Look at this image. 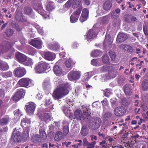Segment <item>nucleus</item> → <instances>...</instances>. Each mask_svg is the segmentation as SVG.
<instances>
[{"label": "nucleus", "mask_w": 148, "mask_h": 148, "mask_svg": "<svg viewBox=\"0 0 148 148\" xmlns=\"http://www.w3.org/2000/svg\"><path fill=\"white\" fill-rule=\"evenodd\" d=\"M70 87V85L68 83L60 85L54 90L53 93V97L56 99L63 97L68 94L69 90L71 89Z\"/></svg>", "instance_id": "1"}, {"label": "nucleus", "mask_w": 148, "mask_h": 148, "mask_svg": "<svg viewBox=\"0 0 148 148\" xmlns=\"http://www.w3.org/2000/svg\"><path fill=\"white\" fill-rule=\"evenodd\" d=\"M50 66L48 63L41 61L39 62L35 67V72L38 73H44L47 70H49Z\"/></svg>", "instance_id": "2"}, {"label": "nucleus", "mask_w": 148, "mask_h": 148, "mask_svg": "<svg viewBox=\"0 0 148 148\" xmlns=\"http://www.w3.org/2000/svg\"><path fill=\"white\" fill-rule=\"evenodd\" d=\"M88 120H90V124L88 126L89 128L96 129L100 127L101 122L100 118L97 117L92 118Z\"/></svg>", "instance_id": "3"}, {"label": "nucleus", "mask_w": 148, "mask_h": 148, "mask_svg": "<svg viewBox=\"0 0 148 148\" xmlns=\"http://www.w3.org/2000/svg\"><path fill=\"white\" fill-rule=\"evenodd\" d=\"M18 84L21 86L28 87L34 85V82L28 78H23L19 80Z\"/></svg>", "instance_id": "4"}, {"label": "nucleus", "mask_w": 148, "mask_h": 148, "mask_svg": "<svg viewBox=\"0 0 148 148\" xmlns=\"http://www.w3.org/2000/svg\"><path fill=\"white\" fill-rule=\"evenodd\" d=\"M34 9L37 11L38 12L44 17L45 18H46L48 16L49 13L46 12L42 8V5L41 3H38L35 5L34 7Z\"/></svg>", "instance_id": "5"}, {"label": "nucleus", "mask_w": 148, "mask_h": 148, "mask_svg": "<svg viewBox=\"0 0 148 148\" xmlns=\"http://www.w3.org/2000/svg\"><path fill=\"white\" fill-rule=\"evenodd\" d=\"M82 9V7H79L73 13L70 18L71 23H75L77 21Z\"/></svg>", "instance_id": "6"}, {"label": "nucleus", "mask_w": 148, "mask_h": 148, "mask_svg": "<svg viewBox=\"0 0 148 148\" xmlns=\"http://www.w3.org/2000/svg\"><path fill=\"white\" fill-rule=\"evenodd\" d=\"M81 75L80 72L72 71L68 74V77L70 80L73 81L79 79Z\"/></svg>", "instance_id": "7"}, {"label": "nucleus", "mask_w": 148, "mask_h": 148, "mask_svg": "<svg viewBox=\"0 0 148 148\" xmlns=\"http://www.w3.org/2000/svg\"><path fill=\"white\" fill-rule=\"evenodd\" d=\"M25 94V91L22 88L18 90L13 96L12 99L15 101H17L24 97Z\"/></svg>", "instance_id": "8"}, {"label": "nucleus", "mask_w": 148, "mask_h": 148, "mask_svg": "<svg viewBox=\"0 0 148 148\" xmlns=\"http://www.w3.org/2000/svg\"><path fill=\"white\" fill-rule=\"evenodd\" d=\"M25 107L27 113L30 115L32 114L34 111L36 105L33 102H29L27 104Z\"/></svg>", "instance_id": "9"}, {"label": "nucleus", "mask_w": 148, "mask_h": 148, "mask_svg": "<svg viewBox=\"0 0 148 148\" xmlns=\"http://www.w3.org/2000/svg\"><path fill=\"white\" fill-rule=\"evenodd\" d=\"M26 73V71L23 68L21 67H17L14 71V73L16 76L21 77L24 76Z\"/></svg>", "instance_id": "10"}, {"label": "nucleus", "mask_w": 148, "mask_h": 148, "mask_svg": "<svg viewBox=\"0 0 148 148\" xmlns=\"http://www.w3.org/2000/svg\"><path fill=\"white\" fill-rule=\"evenodd\" d=\"M112 68H110L109 71L108 76L110 79L113 78L115 77L117 75V68H116V65L113 64L111 65Z\"/></svg>", "instance_id": "11"}, {"label": "nucleus", "mask_w": 148, "mask_h": 148, "mask_svg": "<svg viewBox=\"0 0 148 148\" xmlns=\"http://www.w3.org/2000/svg\"><path fill=\"white\" fill-rule=\"evenodd\" d=\"M20 134L19 130L15 129L12 133V138L15 142H19L21 139Z\"/></svg>", "instance_id": "12"}, {"label": "nucleus", "mask_w": 148, "mask_h": 148, "mask_svg": "<svg viewBox=\"0 0 148 148\" xmlns=\"http://www.w3.org/2000/svg\"><path fill=\"white\" fill-rule=\"evenodd\" d=\"M29 44L38 49H41L42 47V42L39 39H35L30 41Z\"/></svg>", "instance_id": "13"}, {"label": "nucleus", "mask_w": 148, "mask_h": 148, "mask_svg": "<svg viewBox=\"0 0 148 148\" xmlns=\"http://www.w3.org/2000/svg\"><path fill=\"white\" fill-rule=\"evenodd\" d=\"M82 110L83 112L84 115L83 116V120L85 121H87V119H90L91 117V113L89 112H86L87 110V111H89V109L87 108V106L85 105H83L82 106Z\"/></svg>", "instance_id": "14"}, {"label": "nucleus", "mask_w": 148, "mask_h": 148, "mask_svg": "<svg viewBox=\"0 0 148 148\" xmlns=\"http://www.w3.org/2000/svg\"><path fill=\"white\" fill-rule=\"evenodd\" d=\"M125 110L122 107L119 106L115 108L114 110V114L116 116H120L125 114Z\"/></svg>", "instance_id": "15"}, {"label": "nucleus", "mask_w": 148, "mask_h": 148, "mask_svg": "<svg viewBox=\"0 0 148 148\" xmlns=\"http://www.w3.org/2000/svg\"><path fill=\"white\" fill-rule=\"evenodd\" d=\"M88 10L87 9H84L82 11L81 16L79 18L80 21L83 23L86 21L88 18Z\"/></svg>", "instance_id": "16"}, {"label": "nucleus", "mask_w": 148, "mask_h": 148, "mask_svg": "<svg viewBox=\"0 0 148 148\" xmlns=\"http://www.w3.org/2000/svg\"><path fill=\"white\" fill-rule=\"evenodd\" d=\"M16 56L18 61L23 64H24L25 62L27 59V57L26 56L20 53H17Z\"/></svg>", "instance_id": "17"}, {"label": "nucleus", "mask_w": 148, "mask_h": 148, "mask_svg": "<svg viewBox=\"0 0 148 148\" xmlns=\"http://www.w3.org/2000/svg\"><path fill=\"white\" fill-rule=\"evenodd\" d=\"M110 36L109 34H106L105 39L104 42V45L105 47L108 46L110 48H112V44L113 42L112 40L110 39Z\"/></svg>", "instance_id": "18"}, {"label": "nucleus", "mask_w": 148, "mask_h": 148, "mask_svg": "<svg viewBox=\"0 0 148 148\" xmlns=\"http://www.w3.org/2000/svg\"><path fill=\"white\" fill-rule=\"evenodd\" d=\"M44 58L48 60H53L55 58V54L50 52H47L44 54Z\"/></svg>", "instance_id": "19"}, {"label": "nucleus", "mask_w": 148, "mask_h": 148, "mask_svg": "<svg viewBox=\"0 0 148 148\" xmlns=\"http://www.w3.org/2000/svg\"><path fill=\"white\" fill-rule=\"evenodd\" d=\"M46 127V126L45 125H41L40 127L39 130L40 137L43 140H46V139L47 136L45 131Z\"/></svg>", "instance_id": "20"}, {"label": "nucleus", "mask_w": 148, "mask_h": 148, "mask_svg": "<svg viewBox=\"0 0 148 148\" xmlns=\"http://www.w3.org/2000/svg\"><path fill=\"white\" fill-rule=\"evenodd\" d=\"M127 38V36L126 34L123 33H119L117 36L116 41L117 42H122Z\"/></svg>", "instance_id": "21"}, {"label": "nucleus", "mask_w": 148, "mask_h": 148, "mask_svg": "<svg viewBox=\"0 0 148 148\" xmlns=\"http://www.w3.org/2000/svg\"><path fill=\"white\" fill-rule=\"evenodd\" d=\"M86 36L87 40L89 41L91 39L95 38L97 36V34L93 30L90 29L87 32Z\"/></svg>", "instance_id": "22"}, {"label": "nucleus", "mask_w": 148, "mask_h": 148, "mask_svg": "<svg viewBox=\"0 0 148 148\" xmlns=\"http://www.w3.org/2000/svg\"><path fill=\"white\" fill-rule=\"evenodd\" d=\"M16 20L18 21L24 22L26 21V18L23 16L21 12H18L16 15Z\"/></svg>", "instance_id": "23"}, {"label": "nucleus", "mask_w": 148, "mask_h": 148, "mask_svg": "<svg viewBox=\"0 0 148 148\" xmlns=\"http://www.w3.org/2000/svg\"><path fill=\"white\" fill-rule=\"evenodd\" d=\"M88 133L87 125H82L80 132L81 134L83 136H86L88 134Z\"/></svg>", "instance_id": "24"}, {"label": "nucleus", "mask_w": 148, "mask_h": 148, "mask_svg": "<svg viewBox=\"0 0 148 148\" xmlns=\"http://www.w3.org/2000/svg\"><path fill=\"white\" fill-rule=\"evenodd\" d=\"M112 4L111 2L109 1H105L103 6V9L106 11L109 10L111 8Z\"/></svg>", "instance_id": "25"}, {"label": "nucleus", "mask_w": 148, "mask_h": 148, "mask_svg": "<svg viewBox=\"0 0 148 148\" xmlns=\"http://www.w3.org/2000/svg\"><path fill=\"white\" fill-rule=\"evenodd\" d=\"M75 115L76 118L78 120H81L82 119H83V116L84 115L83 113L82 114V111L79 110H76L75 112Z\"/></svg>", "instance_id": "26"}, {"label": "nucleus", "mask_w": 148, "mask_h": 148, "mask_svg": "<svg viewBox=\"0 0 148 148\" xmlns=\"http://www.w3.org/2000/svg\"><path fill=\"white\" fill-rule=\"evenodd\" d=\"M46 8L48 11H51L54 8V3L52 1H49L47 2Z\"/></svg>", "instance_id": "27"}, {"label": "nucleus", "mask_w": 148, "mask_h": 148, "mask_svg": "<svg viewBox=\"0 0 148 148\" xmlns=\"http://www.w3.org/2000/svg\"><path fill=\"white\" fill-rule=\"evenodd\" d=\"M141 86L143 91H146L148 90V79H145L143 81Z\"/></svg>", "instance_id": "28"}, {"label": "nucleus", "mask_w": 148, "mask_h": 148, "mask_svg": "<svg viewBox=\"0 0 148 148\" xmlns=\"http://www.w3.org/2000/svg\"><path fill=\"white\" fill-rule=\"evenodd\" d=\"M8 64L0 60V70L2 71L6 70L8 69Z\"/></svg>", "instance_id": "29"}, {"label": "nucleus", "mask_w": 148, "mask_h": 148, "mask_svg": "<svg viewBox=\"0 0 148 148\" xmlns=\"http://www.w3.org/2000/svg\"><path fill=\"white\" fill-rule=\"evenodd\" d=\"M42 119L47 123L50 121L51 119V112L49 111L48 113H46L43 116Z\"/></svg>", "instance_id": "30"}, {"label": "nucleus", "mask_w": 148, "mask_h": 148, "mask_svg": "<svg viewBox=\"0 0 148 148\" xmlns=\"http://www.w3.org/2000/svg\"><path fill=\"white\" fill-rule=\"evenodd\" d=\"M54 72L56 74L61 75L62 73V70L58 65H56L53 67Z\"/></svg>", "instance_id": "31"}, {"label": "nucleus", "mask_w": 148, "mask_h": 148, "mask_svg": "<svg viewBox=\"0 0 148 148\" xmlns=\"http://www.w3.org/2000/svg\"><path fill=\"white\" fill-rule=\"evenodd\" d=\"M10 121V119L8 116H5L0 120V125H2L6 124Z\"/></svg>", "instance_id": "32"}, {"label": "nucleus", "mask_w": 148, "mask_h": 148, "mask_svg": "<svg viewBox=\"0 0 148 148\" xmlns=\"http://www.w3.org/2000/svg\"><path fill=\"white\" fill-rule=\"evenodd\" d=\"M124 91L127 95H130L132 93L131 89L129 84H126L124 86Z\"/></svg>", "instance_id": "33"}, {"label": "nucleus", "mask_w": 148, "mask_h": 148, "mask_svg": "<svg viewBox=\"0 0 148 148\" xmlns=\"http://www.w3.org/2000/svg\"><path fill=\"white\" fill-rule=\"evenodd\" d=\"M91 64L95 66H99L101 65V61L98 59H93L91 61Z\"/></svg>", "instance_id": "34"}, {"label": "nucleus", "mask_w": 148, "mask_h": 148, "mask_svg": "<svg viewBox=\"0 0 148 148\" xmlns=\"http://www.w3.org/2000/svg\"><path fill=\"white\" fill-rule=\"evenodd\" d=\"M31 121L29 119L26 118H23L21 121V125L23 127H24L27 125V124H29L30 123Z\"/></svg>", "instance_id": "35"}, {"label": "nucleus", "mask_w": 148, "mask_h": 148, "mask_svg": "<svg viewBox=\"0 0 148 148\" xmlns=\"http://www.w3.org/2000/svg\"><path fill=\"white\" fill-rule=\"evenodd\" d=\"M111 66H104L101 68H100L99 69L101 72H106L109 70L110 68H112Z\"/></svg>", "instance_id": "36"}, {"label": "nucleus", "mask_w": 148, "mask_h": 148, "mask_svg": "<svg viewBox=\"0 0 148 148\" xmlns=\"http://www.w3.org/2000/svg\"><path fill=\"white\" fill-rule=\"evenodd\" d=\"M31 140L34 143H38L40 141V138L38 135L35 134L32 137Z\"/></svg>", "instance_id": "37"}, {"label": "nucleus", "mask_w": 148, "mask_h": 148, "mask_svg": "<svg viewBox=\"0 0 148 148\" xmlns=\"http://www.w3.org/2000/svg\"><path fill=\"white\" fill-rule=\"evenodd\" d=\"M33 13V10L32 9L29 7H26L24 8V13L25 14L30 15Z\"/></svg>", "instance_id": "38"}, {"label": "nucleus", "mask_w": 148, "mask_h": 148, "mask_svg": "<svg viewBox=\"0 0 148 148\" xmlns=\"http://www.w3.org/2000/svg\"><path fill=\"white\" fill-rule=\"evenodd\" d=\"M62 137V133L60 132H57L55 136V139L56 141L60 140Z\"/></svg>", "instance_id": "39"}, {"label": "nucleus", "mask_w": 148, "mask_h": 148, "mask_svg": "<svg viewBox=\"0 0 148 148\" xmlns=\"http://www.w3.org/2000/svg\"><path fill=\"white\" fill-rule=\"evenodd\" d=\"M81 1V0H74L72 2L73 8H75L78 7L80 5Z\"/></svg>", "instance_id": "40"}, {"label": "nucleus", "mask_w": 148, "mask_h": 148, "mask_svg": "<svg viewBox=\"0 0 148 148\" xmlns=\"http://www.w3.org/2000/svg\"><path fill=\"white\" fill-rule=\"evenodd\" d=\"M102 53L101 52H100L98 50H95L92 52L91 56L93 57H97L99 56Z\"/></svg>", "instance_id": "41"}, {"label": "nucleus", "mask_w": 148, "mask_h": 148, "mask_svg": "<svg viewBox=\"0 0 148 148\" xmlns=\"http://www.w3.org/2000/svg\"><path fill=\"white\" fill-rule=\"evenodd\" d=\"M14 113L15 116L16 117L17 119H19L20 117L22 115L21 111L19 110H17L14 112Z\"/></svg>", "instance_id": "42"}, {"label": "nucleus", "mask_w": 148, "mask_h": 148, "mask_svg": "<svg viewBox=\"0 0 148 148\" xmlns=\"http://www.w3.org/2000/svg\"><path fill=\"white\" fill-rule=\"evenodd\" d=\"M101 103L103 106V111L106 110L105 109L106 108V107H107V108L109 107L108 105L107 101L106 99H105L103 101H102Z\"/></svg>", "instance_id": "43"}, {"label": "nucleus", "mask_w": 148, "mask_h": 148, "mask_svg": "<svg viewBox=\"0 0 148 148\" xmlns=\"http://www.w3.org/2000/svg\"><path fill=\"white\" fill-rule=\"evenodd\" d=\"M103 62L106 64L109 63V58L107 55H104L102 59Z\"/></svg>", "instance_id": "44"}, {"label": "nucleus", "mask_w": 148, "mask_h": 148, "mask_svg": "<svg viewBox=\"0 0 148 148\" xmlns=\"http://www.w3.org/2000/svg\"><path fill=\"white\" fill-rule=\"evenodd\" d=\"M65 64L66 67L69 68L73 64V62L72 60L69 58V59L65 62Z\"/></svg>", "instance_id": "45"}, {"label": "nucleus", "mask_w": 148, "mask_h": 148, "mask_svg": "<svg viewBox=\"0 0 148 148\" xmlns=\"http://www.w3.org/2000/svg\"><path fill=\"white\" fill-rule=\"evenodd\" d=\"M12 75V73L10 71H8L3 73L2 74V76L5 78L11 77Z\"/></svg>", "instance_id": "46"}, {"label": "nucleus", "mask_w": 148, "mask_h": 148, "mask_svg": "<svg viewBox=\"0 0 148 148\" xmlns=\"http://www.w3.org/2000/svg\"><path fill=\"white\" fill-rule=\"evenodd\" d=\"M110 19V17L108 15L103 17L101 19V20L104 23H107L109 21Z\"/></svg>", "instance_id": "47"}, {"label": "nucleus", "mask_w": 148, "mask_h": 148, "mask_svg": "<svg viewBox=\"0 0 148 148\" xmlns=\"http://www.w3.org/2000/svg\"><path fill=\"white\" fill-rule=\"evenodd\" d=\"M43 86L44 88H47L50 87V83L49 81H45L43 84Z\"/></svg>", "instance_id": "48"}, {"label": "nucleus", "mask_w": 148, "mask_h": 148, "mask_svg": "<svg viewBox=\"0 0 148 148\" xmlns=\"http://www.w3.org/2000/svg\"><path fill=\"white\" fill-rule=\"evenodd\" d=\"M109 53L111 60L113 61H114L115 60L116 56L115 52L110 51H109Z\"/></svg>", "instance_id": "49"}, {"label": "nucleus", "mask_w": 148, "mask_h": 148, "mask_svg": "<svg viewBox=\"0 0 148 148\" xmlns=\"http://www.w3.org/2000/svg\"><path fill=\"white\" fill-rule=\"evenodd\" d=\"M13 33L14 32L13 30L10 29H7L5 32L6 35L8 37H9L12 35Z\"/></svg>", "instance_id": "50"}, {"label": "nucleus", "mask_w": 148, "mask_h": 148, "mask_svg": "<svg viewBox=\"0 0 148 148\" xmlns=\"http://www.w3.org/2000/svg\"><path fill=\"white\" fill-rule=\"evenodd\" d=\"M121 22V20L119 18L114 19L113 22V25L114 26H116V25L119 24Z\"/></svg>", "instance_id": "51"}, {"label": "nucleus", "mask_w": 148, "mask_h": 148, "mask_svg": "<svg viewBox=\"0 0 148 148\" xmlns=\"http://www.w3.org/2000/svg\"><path fill=\"white\" fill-rule=\"evenodd\" d=\"M45 105L46 106L48 107L49 108L52 107V108L53 106V105L52 104L51 102V101L50 99H49L46 100Z\"/></svg>", "instance_id": "52"}, {"label": "nucleus", "mask_w": 148, "mask_h": 148, "mask_svg": "<svg viewBox=\"0 0 148 148\" xmlns=\"http://www.w3.org/2000/svg\"><path fill=\"white\" fill-rule=\"evenodd\" d=\"M36 28L38 30V32L41 34L42 35L44 33V31L42 29V27H41L39 25H36Z\"/></svg>", "instance_id": "53"}, {"label": "nucleus", "mask_w": 148, "mask_h": 148, "mask_svg": "<svg viewBox=\"0 0 148 148\" xmlns=\"http://www.w3.org/2000/svg\"><path fill=\"white\" fill-rule=\"evenodd\" d=\"M24 64L25 65L27 66H29L30 65H32V60L31 58H28L27 59L24 63Z\"/></svg>", "instance_id": "54"}, {"label": "nucleus", "mask_w": 148, "mask_h": 148, "mask_svg": "<svg viewBox=\"0 0 148 148\" xmlns=\"http://www.w3.org/2000/svg\"><path fill=\"white\" fill-rule=\"evenodd\" d=\"M112 114L110 112H107L105 113L104 115V117L106 119H108L110 118L112 116Z\"/></svg>", "instance_id": "55"}, {"label": "nucleus", "mask_w": 148, "mask_h": 148, "mask_svg": "<svg viewBox=\"0 0 148 148\" xmlns=\"http://www.w3.org/2000/svg\"><path fill=\"white\" fill-rule=\"evenodd\" d=\"M96 143L95 141H93L91 143H89L86 146L87 148H93L94 147Z\"/></svg>", "instance_id": "56"}, {"label": "nucleus", "mask_w": 148, "mask_h": 148, "mask_svg": "<svg viewBox=\"0 0 148 148\" xmlns=\"http://www.w3.org/2000/svg\"><path fill=\"white\" fill-rule=\"evenodd\" d=\"M69 132V127L68 126H65L63 128V133L65 135H66Z\"/></svg>", "instance_id": "57"}, {"label": "nucleus", "mask_w": 148, "mask_h": 148, "mask_svg": "<svg viewBox=\"0 0 148 148\" xmlns=\"http://www.w3.org/2000/svg\"><path fill=\"white\" fill-rule=\"evenodd\" d=\"M125 51L129 52H132L133 51V49L131 46L126 45Z\"/></svg>", "instance_id": "58"}, {"label": "nucleus", "mask_w": 148, "mask_h": 148, "mask_svg": "<svg viewBox=\"0 0 148 148\" xmlns=\"http://www.w3.org/2000/svg\"><path fill=\"white\" fill-rule=\"evenodd\" d=\"M74 0H69L65 4V6L66 8H69L71 6Z\"/></svg>", "instance_id": "59"}, {"label": "nucleus", "mask_w": 148, "mask_h": 148, "mask_svg": "<svg viewBox=\"0 0 148 148\" xmlns=\"http://www.w3.org/2000/svg\"><path fill=\"white\" fill-rule=\"evenodd\" d=\"M60 48V46L58 44H56L52 46L51 49L54 50L58 51Z\"/></svg>", "instance_id": "60"}, {"label": "nucleus", "mask_w": 148, "mask_h": 148, "mask_svg": "<svg viewBox=\"0 0 148 148\" xmlns=\"http://www.w3.org/2000/svg\"><path fill=\"white\" fill-rule=\"evenodd\" d=\"M111 17L113 18H118L119 15L117 14L116 13L114 12H112L111 13Z\"/></svg>", "instance_id": "61"}, {"label": "nucleus", "mask_w": 148, "mask_h": 148, "mask_svg": "<svg viewBox=\"0 0 148 148\" xmlns=\"http://www.w3.org/2000/svg\"><path fill=\"white\" fill-rule=\"evenodd\" d=\"M111 90L110 89H106L105 91H104L105 93L104 95L105 96L108 97L109 95L111 94Z\"/></svg>", "instance_id": "62"}, {"label": "nucleus", "mask_w": 148, "mask_h": 148, "mask_svg": "<svg viewBox=\"0 0 148 148\" xmlns=\"http://www.w3.org/2000/svg\"><path fill=\"white\" fill-rule=\"evenodd\" d=\"M12 26L14 28H15L18 32L20 31L21 30V29L20 28L18 25L17 24H13L12 25Z\"/></svg>", "instance_id": "63"}, {"label": "nucleus", "mask_w": 148, "mask_h": 148, "mask_svg": "<svg viewBox=\"0 0 148 148\" xmlns=\"http://www.w3.org/2000/svg\"><path fill=\"white\" fill-rule=\"evenodd\" d=\"M143 31L145 35H148V26L146 25L144 27Z\"/></svg>", "instance_id": "64"}]
</instances>
